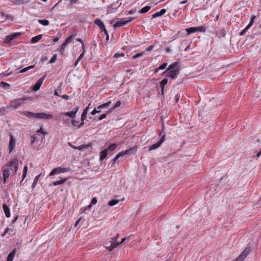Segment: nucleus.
<instances>
[{
  "mask_svg": "<svg viewBox=\"0 0 261 261\" xmlns=\"http://www.w3.org/2000/svg\"><path fill=\"white\" fill-rule=\"evenodd\" d=\"M167 74L166 76L170 77L172 79H175L178 73L177 64L174 63L170 65L166 71Z\"/></svg>",
  "mask_w": 261,
  "mask_h": 261,
  "instance_id": "nucleus-1",
  "label": "nucleus"
},
{
  "mask_svg": "<svg viewBox=\"0 0 261 261\" xmlns=\"http://www.w3.org/2000/svg\"><path fill=\"white\" fill-rule=\"evenodd\" d=\"M137 149V146H135L133 147H132L128 149L119 152L113 159L114 163H115L116 162V161L118 160V159L121 156H123L125 155H130L135 153Z\"/></svg>",
  "mask_w": 261,
  "mask_h": 261,
  "instance_id": "nucleus-2",
  "label": "nucleus"
},
{
  "mask_svg": "<svg viewBox=\"0 0 261 261\" xmlns=\"http://www.w3.org/2000/svg\"><path fill=\"white\" fill-rule=\"evenodd\" d=\"M27 99V97H23L15 99L13 100H11L9 106L7 107V108H11L13 110L17 109L19 107L23 104L24 101H25Z\"/></svg>",
  "mask_w": 261,
  "mask_h": 261,
  "instance_id": "nucleus-3",
  "label": "nucleus"
},
{
  "mask_svg": "<svg viewBox=\"0 0 261 261\" xmlns=\"http://www.w3.org/2000/svg\"><path fill=\"white\" fill-rule=\"evenodd\" d=\"M134 19V17H128L126 18H122L117 21H116L115 23L113 24L114 28H119L122 26H123L129 22L132 21Z\"/></svg>",
  "mask_w": 261,
  "mask_h": 261,
  "instance_id": "nucleus-4",
  "label": "nucleus"
},
{
  "mask_svg": "<svg viewBox=\"0 0 261 261\" xmlns=\"http://www.w3.org/2000/svg\"><path fill=\"white\" fill-rule=\"evenodd\" d=\"M165 135L163 134V136H161V139L159 141H158L156 143L153 144V145H151L149 147V150H152L154 149H156L158 148H159L161 145L163 143V142L165 141Z\"/></svg>",
  "mask_w": 261,
  "mask_h": 261,
  "instance_id": "nucleus-5",
  "label": "nucleus"
},
{
  "mask_svg": "<svg viewBox=\"0 0 261 261\" xmlns=\"http://www.w3.org/2000/svg\"><path fill=\"white\" fill-rule=\"evenodd\" d=\"M69 168H61V167H57L55 168L49 173L50 176L54 175L56 174L60 173H64L69 170Z\"/></svg>",
  "mask_w": 261,
  "mask_h": 261,
  "instance_id": "nucleus-6",
  "label": "nucleus"
},
{
  "mask_svg": "<svg viewBox=\"0 0 261 261\" xmlns=\"http://www.w3.org/2000/svg\"><path fill=\"white\" fill-rule=\"evenodd\" d=\"M53 115L45 113H36V119H49L53 118Z\"/></svg>",
  "mask_w": 261,
  "mask_h": 261,
  "instance_id": "nucleus-7",
  "label": "nucleus"
},
{
  "mask_svg": "<svg viewBox=\"0 0 261 261\" xmlns=\"http://www.w3.org/2000/svg\"><path fill=\"white\" fill-rule=\"evenodd\" d=\"M110 241V246H108V250L111 251L113 250L115 247L119 245V243L117 242V238H112L109 240Z\"/></svg>",
  "mask_w": 261,
  "mask_h": 261,
  "instance_id": "nucleus-8",
  "label": "nucleus"
},
{
  "mask_svg": "<svg viewBox=\"0 0 261 261\" xmlns=\"http://www.w3.org/2000/svg\"><path fill=\"white\" fill-rule=\"evenodd\" d=\"M18 160L17 159L11 161L9 163V166L11 167L12 171L14 174L16 173L18 169Z\"/></svg>",
  "mask_w": 261,
  "mask_h": 261,
  "instance_id": "nucleus-9",
  "label": "nucleus"
},
{
  "mask_svg": "<svg viewBox=\"0 0 261 261\" xmlns=\"http://www.w3.org/2000/svg\"><path fill=\"white\" fill-rule=\"evenodd\" d=\"M45 77L46 74H45L43 77H41L38 80V81L37 82V83L34 85L33 87V89L34 91H37L40 88V87L42 84Z\"/></svg>",
  "mask_w": 261,
  "mask_h": 261,
  "instance_id": "nucleus-10",
  "label": "nucleus"
},
{
  "mask_svg": "<svg viewBox=\"0 0 261 261\" xmlns=\"http://www.w3.org/2000/svg\"><path fill=\"white\" fill-rule=\"evenodd\" d=\"M79 107H76L74 108L71 112H64L62 113V115H64L65 116H68L71 118H74L77 112L78 111Z\"/></svg>",
  "mask_w": 261,
  "mask_h": 261,
  "instance_id": "nucleus-11",
  "label": "nucleus"
},
{
  "mask_svg": "<svg viewBox=\"0 0 261 261\" xmlns=\"http://www.w3.org/2000/svg\"><path fill=\"white\" fill-rule=\"evenodd\" d=\"M250 251L249 248H246L244 249L241 254L237 258V261H243Z\"/></svg>",
  "mask_w": 261,
  "mask_h": 261,
  "instance_id": "nucleus-12",
  "label": "nucleus"
},
{
  "mask_svg": "<svg viewBox=\"0 0 261 261\" xmlns=\"http://www.w3.org/2000/svg\"><path fill=\"white\" fill-rule=\"evenodd\" d=\"M15 141L13 138L12 135L10 136V139L9 141V148L10 149V152H11L15 147Z\"/></svg>",
  "mask_w": 261,
  "mask_h": 261,
  "instance_id": "nucleus-13",
  "label": "nucleus"
},
{
  "mask_svg": "<svg viewBox=\"0 0 261 261\" xmlns=\"http://www.w3.org/2000/svg\"><path fill=\"white\" fill-rule=\"evenodd\" d=\"M21 114L28 118H36V113H35L33 112H29V111H25V112H22Z\"/></svg>",
  "mask_w": 261,
  "mask_h": 261,
  "instance_id": "nucleus-14",
  "label": "nucleus"
},
{
  "mask_svg": "<svg viewBox=\"0 0 261 261\" xmlns=\"http://www.w3.org/2000/svg\"><path fill=\"white\" fill-rule=\"evenodd\" d=\"M20 33H14V34H12L10 35H8V36H6V39H5V41H6V42H9L11 40H12L14 38H16L17 36H20Z\"/></svg>",
  "mask_w": 261,
  "mask_h": 261,
  "instance_id": "nucleus-15",
  "label": "nucleus"
},
{
  "mask_svg": "<svg viewBox=\"0 0 261 261\" xmlns=\"http://www.w3.org/2000/svg\"><path fill=\"white\" fill-rule=\"evenodd\" d=\"M10 175L9 170L8 169H5L3 170V182L6 183V180L8 179Z\"/></svg>",
  "mask_w": 261,
  "mask_h": 261,
  "instance_id": "nucleus-16",
  "label": "nucleus"
},
{
  "mask_svg": "<svg viewBox=\"0 0 261 261\" xmlns=\"http://www.w3.org/2000/svg\"><path fill=\"white\" fill-rule=\"evenodd\" d=\"M166 12V9H162L159 12H157L152 15V18H155L156 17H160L164 15Z\"/></svg>",
  "mask_w": 261,
  "mask_h": 261,
  "instance_id": "nucleus-17",
  "label": "nucleus"
},
{
  "mask_svg": "<svg viewBox=\"0 0 261 261\" xmlns=\"http://www.w3.org/2000/svg\"><path fill=\"white\" fill-rule=\"evenodd\" d=\"M90 105V103H89V106L84 110L83 113L82 114V116H81V121H84V120L86 119L87 115L88 113V111Z\"/></svg>",
  "mask_w": 261,
  "mask_h": 261,
  "instance_id": "nucleus-18",
  "label": "nucleus"
},
{
  "mask_svg": "<svg viewBox=\"0 0 261 261\" xmlns=\"http://www.w3.org/2000/svg\"><path fill=\"white\" fill-rule=\"evenodd\" d=\"M94 23L98 26L101 30L105 27L103 22L99 18H97L94 20Z\"/></svg>",
  "mask_w": 261,
  "mask_h": 261,
  "instance_id": "nucleus-19",
  "label": "nucleus"
},
{
  "mask_svg": "<svg viewBox=\"0 0 261 261\" xmlns=\"http://www.w3.org/2000/svg\"><path fill=\"white\" fill-rule=\"evenodd\" d=\"M3 207L4 211L5 213L6 216L7 218H9L10 217V212L9 208L6 204H3Z\"/></svg>",
  "mask_w": 261,
  "mask_h": 261,
  "instance_id": "nucleus-20",
  "label": "nucleus"
},
{
  "mask_svg": "<svg viewBox=\"0 0 261 261\" xmlns=\"http://www.w3.org/2000/svg\"><path fill=\"white\" fill-rule=\"evenodd\" d=\"M77 35V32H75L71 35H70L69 37H68L65 40L66 42V43H70L72 42V41L74 40L75 38V37Z\"/></svg>",
  "mask_w": 261,
  "mask_h": 261,
  "instance_id": "nucleus-21",
  "label": "nucleus"
},
{
  "mask_svg": "<svg viewBox=\"0 0 261 261\" xmlns=\"http://www.w3.org/2000/svg\"><path fill=\"white\" fill-rule=\"evenodd\" d=\"M108 149H104L102 151L100 152V160L102 161L107 156L108 154Z\"/></svg>",
  "mask_w": 261,
  "mask_h": 261,
  "instance_id": "nucleus-22",
  "label": "nucleus"
},
{
  "mask_svg": "<svg viewBox=\"0 0 261 261\" xmlns=\"http://www.w3.org/2000/svg\"><path fill=\"white\" fill-rule=\"evenodd\" d=\"M67 180V178H61V179L60 180L56 181L53 182V185L54 186H57L59 185L63 184L66 180Z\"/></svg>",
  "mask_w": 261,
  "mask_h": 261,
  "instance_id": "nucleus-23",
  "label": "nucleus"
},
{
  "mask_svg": "<svg viewBox=\"0 0 261 261\" xmlns=\"http://www.w3.org/2000/svg\"><path fill=\"white\" fill-rule=\"evenodd\" d=\"M16 253V249H14L13 251L9 254L7 257V261H12Z\"/></svg>",
  "mask_w": 261,
  "mask_h": 261,
  "instance_id": "nucleus-24",
  "label": "nucleus"
},
{
  "mask_svg": "<svg viewBox=\"0 0 261 261\" xmlns=\"http://www.w3.org/2000/svg\"><path fill=\"white\" fill-rule=\"evenodd\" d=\"M42 35H39L38 36L33 37L31 39L32 43H35L38 42L42 38Z\"/></svg>",
  "mask_w": 261,
  "mask_h": 261,
  "instance_id": "nucleus-25",
  "label": "nucleus"
},
{
  "mask_svg": "<svg viewBox=\"0 0 261 261\" xmlns=\"http://www.w3.org/2000/svg\"><path fill=\"white\" fill-rule=\"evenodd\" d=\"M119 202V200L118 199H112L109 201L108 205L113 206L118 204Z\"/></svg>",
  "mask_w": 261,
  "mask_h": 261,
  "instance_id": "nucleus-26",
  "label": "nucleus"
},
{
  "mask_svg": "<svg viewBox=\"0 0 261 261\" xmlns=\"http://www.w3.org/2000/svg\"><path fill=\"white\" fill-rule=\"evenodd\" d=\"M167 82H168V81L166 79L163 80L160 82V86H161V89H162V90H161L162 91V94H163V93H164V86L167 84Z\"/></svg>",
  "mask_w": 261,
  "mask_h": 261,
  "instance_id": "nucleus-27",
  "label": "nucleus"
},
{
  "mask_svg": "<svg viewBox=\"0 0 261 261\" xmlns=\"http://www.w3.org/2000/svg\"><path fill=\"white\" fill-rule=\"evenodd\" d=\"M187 32V35H189L191 33H195L196 32V27H191L186 30Z\"/></svg>",
  "mask_w": 261,
  "mask_h": 261,
  "instance_id": "nucleus-28",
  "label": "nucleus"
},
{
  "mask_svg": "<svg viewBox=\"0 0 261 261\" xmlns=\"http://www.w3.org/2000/svg\"><path fill=\"white\" fill-rule=\"evenodd\" d=\"M67 44H68V43H66V42L65 41L61 46H60L59 50L62 54L64 53Z\"/></svg>",
  "mask_w": 261,
  "mask_h": 261,
  "instance_id": "nucleus-29",
  "label": "nucleus"
},
{
  "mask_svg": "<svg viewBox=\"0 0 261 261\" xmlns=\"http://www.w3.org/2000/svg\"><path fill=\"white\" fill-rule=\"evenodd\" d=\"M38 21L39 23L44 26H46L49 24L48 20L46 19H39L38 20Z\"/></svg>",
  "mask_w": 261,
  "mask_h": 261,
  "instance_id": "nucleus-30",
  "label": "nucleus"
},
{
  "mask_svg": "<svg viewBox=\"0 0 261 261\" xmlns=\"http://www.w3.org/2000/svg\"><path fill=\"white\" fill-rule=\"evenodd\" d=\"M35 67V65H31L20 70L19 73H23L27 72L30 69H33Z\"/></svg>",
  "mask_w": 261,
  "mask_h": 261,
  "instance_id": "nucleus-31",
  "label": "nucleus"
},
{
  "mask_svg": "<svg viewBox=\"0 0 261 261\" xmlns=\"http://www.w3.org/2000/svg\"><path fill=\"white\" fill-rule=\"evenodd\" d=\"M117 147V145L116 144L113 143L109 145L108 148H107L106 149H108V151H113L116 149Z\"/></svg>",
  "mask_w": 261,
  "mask_h": 261,
  "instance_id": "nucleus-32",
  "label": "nucleus"
},
{
  "mask_svg": "<svg viewBox=\"0 0 261 261\" xmlns=\"http://www.w3.org/2000/svg\"><path fill=\"white\" fill-rule=\"evenodd\" d=\"M40 176V174L37 175V176H36V177L35 178L34 180V181H33V185H32V188L33 189H34L36 186V185L38 182V181L39 179V177Z\"/></svg>",
  "mask_w": 261,
  "mask_h": 261,
  "instance_id": "nucleus-33",
  "label": "nucleus"
},
{
  "mask_svg": "<svg viewBox=\"0 0 261 261\" xmlns=\"http://www.w3.org/2000/svg\"><path fill=\"white\" fill-rule=\"evenodd\" d=\"M27 172H28V167H27V165H25L24 167L23 170L22 180L21 182L23 181V180L26 177V175H27Z\"/></svg>",
  "mask_w": 261,
  "mask_h": 261,
  "instance_id": "nucleus-34",
  "label": "nucleus"
},
{
  "mask_svg": "<svg viewBox=\"0 0 261 261\" xmlns=\"http://www.w3.org/2000/svg\"><path fill=\"white\" fill-rule=\"evenodd\" d=\"M111 103V101H109L108 102L105 103L103 104H102L101 105H99L97 107V109H100L102 108H106L109 105V104Z\"/></svg>",
  "mask_w": 261,
  "mask_h": 261,
  "instance_id": "nucleus-35",
  "label": "nucleus"
},
{
  "mask_svg": "<svg viewBox=\"0 0 261 261\" xmlns=\"http://www.w3.org/2000/svg\"><path fill=\"white\" fill-rule=\"evenodd\" d=\"M150 9V6H145L143 7L140 11L141 13H144L148 12Z\"/></svg>",
  "mask_w": 261,
  "mask_h": 261,
  "instance_id": "nucleus-36",
  "label": "nucleus"
},
{
  "mask_svg": "<svg viewBox=\"0 0 261 261\" xmlns=\"http://www.w3.org/2000/svg\"><path fill=\"white\" fill-rule=\"evenodd\" d=\"M255 17H256V16L255 15H252L251 16L250 22L246 26L249 29L253 25V22H254V19H255Z\"/></svg>",
  "mask_w": 261,
  "mask_h": 261,
  "instance_id": "nucleus-37",
  "label": "nucleus"
},
{
  "mask_svg": "<svg viewBox=\"0 0 261 261\" xmlns=\"http://www.w3.org/2000/svg\"><path fill=\"white\" fill-rule=\"evenodd\" d=\"M196 28V32H205V27L204 26H200Z\"/></svg>",
  "mask_w": 261,
  "mask_h": 261,
  "instance_id": "nucleus-38",
  "label": "nucleus"
},
{
  "mask_svg": "<svg viewBox=\"0 0 261 261\" xmlns=\"http://www.w3.org/2000/svg\"><path fill=\"white\" fill-rule=\"evenodd\" d=\"M12 3L16 5H20L23 3V0H11Z\"/></svg>",
  "mask_w": 261,
  "mask_h": 261,
  "instance_id": "nucleus-39",
  "label": "nucleus"
},
{
  "mask_svg": "<svg viewBox=\"0 0 261 261\" xmlns=\"http://www.w3.org/2000/svg\"><path fill=\"white\" fill-rule=\"evenodd\" d=\"M144 54V52H141V53H138V54L134 55L132 58L133 59H136L139 57H141Z\"/></svg>",
  "mask_w": 261,
  "mask_h": 261,
  "instance_id": "nucleus-40",
  "label": "nucleus"
},
{
  "mask_svg": "<svg viewBox=\"0 0 261 261\" xmlns=\"http://www.w3.org/2000/svg\"><path fill=\"white\" fill-rule=\"evenodd\" d=\"M57 55H56V54L54 55L53 56V57H51V58L50 59L49 61V63H54L56 61V59H57Z\"/></svg>",
  "mask_w": 261,
  "mask_h": 261,
  "instance_id": "nucleus-41",
  "label": "nucleus"
},
{
  "mask_svg": "<svg viewBox=\"0 0 261 261\" xmlns=\"http://www.w3.org/2000/svg\"><path fill=\"white\" fill-rule=\"evenodd\" d=\"M101 112V111L100 109H97V108H95L93 111L92 112H91V115H95L97 113H99Z\"/></svg>",
  "mask_w": 261,
  "mask_h": 261,
  "instance_id": "nucleus-42",
  "label": "nucleus"
},
{
  "mask_svg": "<svg viewBox=\"0 0 261 261\" xmlns=\"http://www.w3.org/2000/svg\"><path fill=\"white\" fill-rule=\"evenodd\" d=\"M88 146H89L88 145H82L79 147H77V149H79L80 150H83L85 149V148H87Z\"/></svg>",
  "mask_w": 261,
  "mask_h": 261,
  "instance_id": "nucleus-43",
  "label": "nucleus"
},
{
  "mask_svg": "<svg viewBox=\"0 0 261 261\" xmlns=\"http://www.w3.org/2000/svg\"><path fill=\"white\" fill-rule=\"evenodd\" d=\"M167 66V63H163L160 66V67H159V69L164 70V69H165L166 68Z\"/></svg>",
  "mask_w": 261,
  "mask_h": 261,
  "instance_id": "nucleus-44",
  "label": "nucleus"
},
{
  "mask_svg": "<svg viewBox=\"0 0 261 261\" xmlns=\"http://www.w3.org/2000/svg\"><path fill=\"white\" fill-rule=\"evenodd\" d=\"M1 85L4 88L9 87L10 85L5 82H1Z\"/></svg>",
  "mask_w": 261,
  "mask_h": 261,
  "instance_id": "nucleus-45",
  "label": "nucleus"
},
{
  "mask_svg": "<svg viewBox=\"0 0 261 261\" xmlns=\"http://www.w3.org/2000/svg\"><path fill=\"white\" fill-rule=\"evenodd\" d=\"M124 54L123 53H116L114 56V58H118L120 57H123Z\"/></svg>",
  "mask_w": 261,
  "mask_h": 261,
  "instance_id": "nucleus-46",
  "label": "nucleus"
},
{
  "mask_svg": "<svg viewBox=\"0 0 261 261\" xmlns=\"http://www.w3.org/2000/svg\"><path fill=\"white\" fill-rule=\"evenodd\" d=\"M120 105H121V101H117V102L115 103V106L113 108V110L116 109V108L119 107Z\"/></svg>",
  "mask_w": 261,
  "mask_h": 261,
  "instance_id": "nucleus-47",
  "label": "nucleus"
},
{
  "mask_svg": "<svg viewBox=\"0 0 261 261\" xmlns=\"http://www.w3.org/2000/svg\"><path fill=\"white\" fill-rule=\"evenodd\" d=\"M248 29L249 28L246 27L240 33V35H243Z\"/></svg>",
  "mask_w": 261,
  "mask_h": 261,
  "instance_id": "nucleus-48",
  "label": "nucleus"
},
{
  "mask_svg": "<svg viewBox=\"0 0 261 261\" xmlns=\"http://www.w3.org/2000/svg\"><path fill=\"white\" fill-rule=\"evenodd\" d=\"M76 41H79V42H81L82 43V48L84 49L85 48V45H84L83 41L82 40V39H80V38H77L76 39Z\"/></svg>",
  "mask_w": 261,
  "mask_h": 261,
  "instance_id": "nucleus-49",
  "label": "nucleus"
},
{
  "mask_svg": "<svg viewBox=\"0 0 261 261\" xmlns=\"http://www.w3.org/2000/svg\"><path fill=\"white\" fill-rule=\"evenodd\" d=\"M106 117H107V114H103L99 117L98 119L99 120H101L105 119Z\"/></svg>",
  "mask_w": 261,
  "mask_h": 261,
  "instance_id": "nucleus-50",
  "label": "nucleus"
},
{
  "mask_svg": "<svg viewBox=\"0 0 261 261\" xmlns=\"http://www.w3.org/2000/svg\"><path fill=\"white\" fill-rule=\"evenodd\" d=\"M71 122H72V124L73 125H74V126H76L79 124V121H76L75 120H72Z\"/></svg>",
  "mask_w": 261,
  "mask_h": 261,
  "instance_id": "nucleus-51",
  "label": "nucleus"
},
{
  "mask_svg": "<svg viewBox=\"0 0 261 261\" xmlns=\"http://www.w3.org/2000/svg\"><path fill=\"white\" fill-rule=\"evenodd\" d=\"M153 47H154V45H150L146 48V51H150L153 48Z\"/></svg>",
  "mask_w": 261,
  "mask_h": 261,
  "instance_id": "nucleus-52",
  "label": "nucleus"
},
{
  "mask_svg": "<svg viewBox=\"0 0 261 261\" xmlns=\"http://www.w3.org/2000/svg\"><path fill=\"white\" fill-rule=\"evenodd\" d=\"M97 199L96 198L94 197L93 198H92V200H91V204H95L96 203H97Z\"/></svg>",
  "mask_w": 261,
  "mask_h": 261,
  "instance_id": "nucleus-53",
  "label": "nucleus"
},
{
  "mask_svg": "<svg viewBox=\"0 0 261 261\" xmlns=\"http://www.w3.org/2000/svg\"><path fill=\"white\" fill-rule=\"evenodd\" d=\"M31 144H33L34 143V142L35 141L36 138L34 136L32 135L31 136Z\"/></svg>",
  "mask_w": 261,
  "mask_h": 261,
  "instance_id": "nucleus-54",
  "label": "nucleus"
},
{
  "mask_svg": "<svg viewBox=\"0 0 261 261\" xmlns=\"http://www.w3.org/2000/svg\"><path fill=\"white\" fill-rule=\"evenodd\" d=\"M83 53L80 55V56H79V57L77 58V59H80V60H81V59L83 57V56H84V54H85V48L84 49H83Z\"/></svg>",
  "mask_w": 261,
  "mask_h": 261,
  "instance_id": "nucleus-55",
  "label": "nucleus"
},
{
  "mask_svg": "<svg viewBox=\"0 0 261 261\" xmlns=\"http://www.w3.org/2000/svg\"><path fill=\"white\" fill-rule=\"evenodd\" d=\"M61 97L63 99H66V100H67V99H68L69 98V96L66 95V94H64V95H62Z\"/></svg>",
  "mask_w": 261,
  "mask_h": 261,
  "instance_id": "nucleus-56",
  "label": "nucleus"
},
{
  "mask_svg": "<svg viewBox=\"0 0 261 261\" xmlns=\"http://www.w3.org/2000/svg\"><path fill=\"white\" fill-rule=\"evenodd\" d=\"M69 146H70L71 148L74 149H77V147L73 145H72L70 142H68V143Z\"/></svg>",
  "mask_w": 261,
  "mask_h": 261,
  "instance_id": "nucleus-57",
  "label": "nucleus"
},
{
  "mask_svg": "<svg viewBox=\"0 0 261 261\" xmlns=\"http://www.w3.org/2000/svg\"><path fill=\"white\" fill-rule=\"evenodd\" d=\"M38 132L41 133L43 134V135H46V133L43 131V129L42 128H40L38 130H37Z\"/></svg>",
  "mask_w": 261,
  "mask_h": 261,
  "instance_id": "nucleus-58",
  "label": "nucleus"
},
{
  "mask_svg": "<svg viewBox=\"0 0 261 261\" xmlns=\"http://www.w3.org/2000/svg\"><path fill=\"white\" fill-rule=\"evenodd\" d=\"M111 243L109 240L105 243V247L108 249V246H110Z\"/></svg>",
  "mask_w": 261,
  "mask_h": 261,
  "instance_id": "nucleus-59",
  "label": "nucleus"
},
{
  "mask_svg": "<svg viewBox=\"0 0 261 261\" xmlns=\"http://www.w3.org/2000/svg\"><path fill=\"white\" fill-rule=\"evenodd\" d=\"M81 219H82V217H80V218H79V219L76 221V222H75V224H74V227H76L77 226V225H78V224H79V222L81 221Z\"/></svg>",
  "mask_w": 261,
  "mask_h": 261,
  "instance_id": "nucleus-60",
  "label": "nucleus"
},
{
  "mask_svg": "<svg viewBox=\"0 0 261 261\" xmlns=\"http://www.w3.org/2000/svg\"><path fill=\"white\" fill-rule=\"evenodd\" d=\"M102 31L104 32V33H105V34L106 35H108V31L107 30H106V28L104 27L102 30H101Z\"/></svg>",
  "mask_w": 261,
  "mask_h": 261,
  "instance_id": "nucleus-61",
  "label": "nucleus"
},
{
  "mask_svg": "<svg viewBox=\"0 0 261 261\" xmlns=\"http://www.w3.org/2000/svg\"><path fill=\"white\" fill-rule=\"evenodd\" d=\"M261 155V149L259 150V152L256 154L257 158H259V156Z\"/></svg>",
  "mask_w": 261,
  "mask_h": 261,
  "instance_id": "nucleus-62",
  "label": "nucleus"
},
{
  "mask_svg": "<svg viewBox=\"0 0 261 261\" xmlns=\"http://www.w3.org/2000/svg\"><path fill=\"white\" fill-rule=\"evenodd\" d=\"M59 37H54V41L55 42H58V41H59Z\"/></svg>",
  "mask_w": 261,
  "mask_h": 261,
  "instance_id": "nucleus-63",
  "label": "nucleus"
},
{
  "mask_svg": "<svg viewBox=\"0 0 261 261\" xmlns=\"http://www.w3.org/2000/svg\"><path fill=\"white\" fill-rule=\"evenodd\" d=\"M126 238H124L122 239L120 243H119V245L123 243L126 240Z\"/></svg>",
  "mask_w": 261,
  "mask_h": 261,
  "instance_id": "nucleus-64",
  "label": "nucleus"
}]
</instances>
